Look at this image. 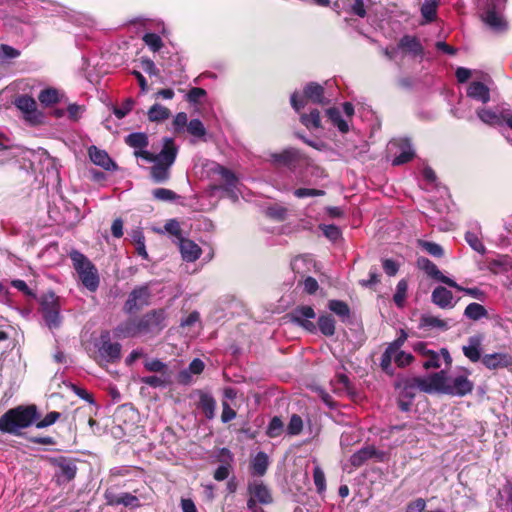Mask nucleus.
I'll use <instances>...</instances> for the list:
<instances>
[{"label":"nucleus","mask_w":512,"mask_h":512,"mask_svg":"<svg viewBox=\"0 0 512 512\" xmlns=\"http://www.w3.org/2000/svg\"><path fill=\"white\" fill-rule=\"evenodd\" d=\"M394 387L399 389V394H401L402 397H406V399H414L418 392V386L415 377L399 378L395 382Z\"/></svg>","instance_id":"25"},{"label":"nucleus","mask_w":512,"mask_h":512,"mask_svg":"<svg viewBox=\"0 0 512 512\" xmlns=\"http://www.w3.org/2000/svg\"><path fill=\"white\" fill-rule=\"evenodd\" d=\"M141 382L150 387L158 388V387H166L170 383V380H169V376L151 375V376L142 377Z\"/></svg>","instance_id":"48"},{"label":"nucleus","mask_w":512,"mask_h":512,"mask_svg":"<svg viewBox=\"0 0 512 512\" xmlns=\"http://www.w3.org/2000/svg\"><path fill=\"white\" fill-rule=\"evenodd\" d=\"M408 281L401 279L396 286V291L393 295V301L398 308H403L407 298Z\"/></svg>","instance_id":"39"},{"label":"nucleus","mask_w":512,"mask_h":512,"mask_svg":"<svg viewBox=\"0 0 512 512\" xmlns=\"http://www.w3.org/2000/svg\"><path fill=\"white\" fill-rule=\"evenodd\" d=\"M39 312L49 330L58 329L63 321L61 299L53 291H48L38 299Z\"/></svg>","instance_id":"4"},{"label":"nucleus","mask_w":512,"mask_h":512,"mask_svg":"<svg viewBox=\"0 0 512 512\" xmlns=\"http://www.w3.org/2000/svg\"><path fill=\"white\" fill-rule=\"evenodd\" d=\"M482 363L489 370L508 368L512 366V355L509 353L485 354L482 357Z\"/></svg>","instance_id":"19"},{"label":"nucleus","mask_w":512,"mask_h":512,"mask_svg":"<svg viewBox=\"0 0 512 512\" xmlns=\"http://www.w3.org/2000/svg\"><path fill=\"white\" fill-rule=\"evenodd\" d=\"M288 210L287 208L280 206V205H274L270 206L266 210V215L276 221H284L287 217Z\"/></svg>","instance_id":"55"},{"label":"nucleus","mask_w":512,"mask_h":512,"mask_svg":"<svg viewBox=\"0 0 512 512\" xmlns=\"http://www.w3.org/2000/svg\"><path fill=\"white\" fill-rule=\"evenodd\" d=\"M503 8L502 4L496 3L495 0H487L486 11L482 15L483 22L496 33L508 30V22L497 12Z\"/></svg>","instance_id":"10"},{"label":"nucleus","mask_w":512,"mask_h":512,"mask_svg":"<svg viewBox=\"0 0 512 512\" xmlns=\"http://www.w3.org/2000/svg\"><path fill=\"white\" fill-rule=\"evenodd\" d=\"M214 172L220 176L224 183L221 188L228 193H233L238 183V178L235 173L222 165H218Z\"/></svg>","instance_id":"28"},{"label":"nucleus","mask_w":512,"mask_h":512,"mask_svg":"<svg viewBox=\"0 0 512 512\" xmlns=\"http://www.w3.org/2000/svg\"><path fill=\"white\" fill-rule=\"evenodd\" d=\"M162 142V149L156 154V160L157 162L173 166L178 155V146L175 144L174 139L170 137H164Z\"/></svg>","instance_id":"17"},{"label":"nucleus","mask_w":512,"mask_h":512,"mask_svg":"<svg viewBox=\"0 0 512 512\" xmlns=\"http://www.w3.org/2000/svg\"><path fill=\"white\" fill-rule=\"evenodd\" d=\"M247 491L250 496L255 498L259 504L269 505L273 502V497L270 489L263 483V481L254 480L248 483Z\"/></svg>","instance_id":"16"},{"label":"nucleus","mask_w":512,"mask_h":512,"mask_svg":"<svg viewBox=\"0 0 512 512\" xmlns=\"http://www.w3.org/2000/svg\"><path fill=\"white\" fill-rule=\"evenodd\" d=\"M187 132L196 138H203L207 134L206 128L199 119H192L189 121L187 125Z\"/></svg>","instance_id":"46"},{"label":"nucleus","mask_w":512,"mask_h":512,"mask_svg":"<svg viewBox=\"0 0 512 512\" xmlns=\"http://www.w3.org/2000/svg\"><path fill=\"white\" fill-rule=\"evenodd\" d=\"M398 48L414 57L424 55V47L416 36L404 35L398 42Z\"/></svg>","instance_id":"23"},{"label":"nucleus","mask_w":512,"mask_h":512,"mask_svg":"<svg viewBox=\"0 0 512 512\" xmlns=\"http://www.w3.org/2000/svg\"><path fill=\"white\" fill-rule=\"evenodd\" d=\"M300 122L309 130L322 128L320 112L318 109H313L310 113H302L300 115Z\"/></svg>","instance_id":"34"},{"label":"nucleus","mask_w":512,"mask_h":512,"mask_svg":"<svg viewBox=\"0 0 512 512\" xmlns=\"http://www.w3.org/2000/svg\"><path fill=\"white\" fill-rule=\"evenodd\" d=\"M38 100L44 106H51L59 102V92L55 88H46L41 90Z\"/></svg>","instance_id":"40"},{"label":"nucleus","mask_w":512,"mask_h":512,"mask_svg":"<svg viewBox=\"0 0 512 512\" xmlns=\"http://www.w3.org/2000/svg\"><path fill=\"white\" fill-rule=\"evenodd\" d=\"M107 503L109 505H123L125 507H139V499L131 493L122 494L106 493Z\"/></svg>","instance_id":"27"},{"label":"nucleus","mask_w":512,"mask_h":512,"mask_svg":"<svg viewBox=\"0 0 512 512\" xmlns=\"http://www.w3.org/2000/svg\"><path fill=\"white\" fill-rule=\"evenodd\" d=\"M453 294L444 286H437L431 294V301L442 309L453 308Z\"/></svg>","instance_id":"24"},{"label":"nucleus","mask_w":512,"mask_h":512,"mask_svg":"<svg viewBox=\"0 0 512 512\" xmlns=\"http://www.w3.org/2000/svg\"><path fill=\"white\" fill-rule=\"evenodd\" d=\"M11 285L31 300H37V293L30 288L24 280L14 279Z\"/></svg>","instance_id":"49"},{"label":"nucleus","mask_w":512,"mask_h":512,"mask_svg":"<svg viewBox=\"0 0 512 512\" xmlns=\"http://www.w3.org/2000/svg\"><path fill=\"white\" fill-rule=\"evenodd\" d=\"M305 160V155L297 148L289 147L281 152L271 153L270 162L277 167H286L295 170Z\"/></svg>","instance_id":"11"},{"label":"nucleus","mask_w":512,"mask_h":512,"mask_svg":"<svg viewBox=\"0 0 512 512\" xmlns=\"http://www.w3.org/2000/svg\"><path fill=\"white\" fill-rule=\"evenodd\" d=\"M477 114L481 121L484 123L496 125L501 122L499 115L489 109H480L478 110Z\"/></svg>","instance_id":"58"},{"label":"nucleus","mask_w":512,"mask_h":512,"mask_svg":"<svg viewBox=\"0 0 512 512\" xmlns=\"http://www.w3.org/2000/svg\"><path fill=\"white\" fill-rule=\"evenodd\" d=\"M292 323L305 331L315 334L317 329L326 337H332L336 332V321L331 314H321L315 324L311 319L316 317L312 306L298 305L289 314Z\"/></svg>","instance_id":"2"},{"label":"nucleus","mask_w":512,"mask_h":512,"mask_svg":"<svg viewBox=\"0 0 512 512\" xmlns=\"http://www.w3.org/2000/svg\"><path fill=\"white\" fill-rule=\"evenodd\" d=\"M114 337L118 339L135 338L139 337V329L137 326L136 317H131L118 324L114 330Z\"/></svg>","instance_id":"20"},{"label":"nucleus","mask_w":512,"mask_h":512,"mask_svg":"<svg viewBox=\"0 0 512 512\" xmlns=\"http://www.w3.org/2000/svg\"><path fill=\"white\" fill-rule=\"evenodd\" d=\"M121 344L111 342L109 331L100 335V345L97 350L96 360L100 365L115 364L121 359Z\"/></svg>","instance_id":"8"},{"label":"nucleus","mask_w":512,"mask_h":512,"mask_svg":"<svg viewBox=\"0 0 512 512\" xmlns=\"http://www.w3.org/2000/svg\"><path fill=\"white\" fill-rule=\"evenodd\" d=\"M394 352L389 351L387 348L385 349L384 353L381 356L380 366L383 372L386 374L392 376L394 374V371L391 366L392 359L395 357Z\"/></svg>","instance_id":"57"},{"label":"nucleus","mask_w":512,"mask_h":512,"mask_svg":"<svg viewBox=\"0 0 512 512\" xmlns=\"http://www.w3.org/2000/svg\"><path fill=\"white\" fill-rule=\"evenodd\" d=\"M303 430V420L298 414H293L287 426V433L291 436L299 435Z\"/></svg>","instance_id":"53"},{"label":"nucleus","mask_w":512,"mask_h":512,"mask_svg":"<svg viewBox=\"0 0 512 512\" xmlns=\"http://www.w3.org/2000/svg\"><path fill=\"white\" fill-rule=\"evenodd\" d=\"M464 316L470 320L478 321L482 318H487L488 311L483 305L473 302L466 306Z\"/></svg>","instance_id":"35"},{"label":"nucleus","mask_w":512,"mask_h":512,"mask_svg":"<svg viewBox=\"0 0 512 512\" xmlns=\"http://www.w3.org/2000/svg\"><path fill=\"white\" fill-rule=\"evenodd\" d=\"M69 256L81 283L90 292H95L100 283L99 274L95 265L83 253L77 250L71 251Z\"/></svg>","instance_id":"3"},{"label":"nucleus","mask_w":512,"mask_h":512,"mask_svg":"<svg viewBox=\"0 0 512 512\" xmlns=\"http://www.w3.org/2000/svg\"><path fill=\"white\" fill-rule=\"evenodd\" d=\"M142 40L153 52H159L164 46L161 37L156 33H146L143 35Z\"/></svg>","instance_id":"43"},{"label":"nucleus","mask_w":512,"mask_h":512,"mask_svg":"<svg viewBox=\"0 0 512 512\" xmlns=\"http://www.w3.org/2000/svg\"><path fill=\"white\" fill-rule=\"evenodd\" d=\"M179 249L183 260L186 262H194L198 260L202 254V250L198 244L184 237H180Z\"/></svg>","instance_id":"22"},{"label":"nucleus","mask_w":512,"mask_h":512,"mask_svg":"<svg viewBox=\"0 0 512 512\" xmlns=\"http://www.w3.org/2000/svg\"><path fill=\"white\" fill-rule=\"evenodd\" d=\"M125 143L134 149H144L148 146V136L142 132H135L129 134L125 138Z\"/></svg>","instance_id":"37"},{"label":"nucleus","mask_w":512,"mask_h":512,"mask_svg":"<svg viewBox=\"0 0 512 512\" xmlns=\"http://www.w3.org/2000/svg\"><path fill=\"white\" fill-rule=\"evenodd\" d=\"M195 393L198 395V402L196 403L197 409H199L206 419L212 420L215 417V411L217 402L212 394L204 390H196Z\"/></svg>","instance_id":"15"},{"label":"nucleus","mask_w":512,"mask_h":512,"mask_svg":"<svg viewBox=\"0 0 512 512\" xmlns=\"http://www.w3.org/2000/svg\"><path fill=\"white\" fill-rule=\"evenodd\" d=\"M423 356L427 357V360L423 363L424 369L429 370L440 367L439 355L435 351L427 350V352H423Z\"/></svg>","instance_id":"61"},{"label":"nucleus","mask_w":512,"mask_h":512,"mask_svg":"<svg viewBox=\"0 0 512 512\" xmlns=\"http://www.w3.org/2000/svg\"><path fill=\"white\" fill-rule=\"evenodd\" d=\"M419 245L427 253H429L430 255H432L434 257L440 258V257H442L444 255L443 248L439 244H437L435 242L419 240Z\"/></svg>","instance_id":"56"},{"label":"nucleus","mask_w":512,"mask_h":512,"mask_svg":"<svg viewBox=\"0 0 512 512\" xmlns=\"http://www.w3.org/2000/svg\"><path fill=\"white\" fill-rule=\"evenodd\" d=\"M421 14L427 22L434 21L437 15V0H425L421 6Z\"/></svg>","instance_id":"41"},{"label":"nucleus","mask_w":512,"mask_h":512,"mask_svg":"<svg viewBox=\"0 0 512 512\" xmlns=\"http://www.w3.org/2000/svg\"><path fill=\"white\" fill-rule=\"evenodd\" d=\"M152 195L158 201H175L179 198V195L167 188H156L152 191Z\"/></svg>","instance_id":"51"},{"label":"nucleus","mask_w":512,"mask_h":512,"mask_svg":"<svg viewBox=\"0 0 512 512\" xmlns=\"http://www.w3.org/2000/svg\"><path fill=\"white\" fill-rule=\"evenodd\" d=\"M284 430V424L280 417L274 416L267 427L266 434L270 438H276L279 437Z\"/></svg>","instance_id":"45"},{"label":"nucleus","mask_w":512,"mask_h":512,"mask_svg":"<svg viewBox=\"0 0 512 512\" xmlns=\"http://www.w3.org/2000/svg\"><path fill=\"white\" fill-rule=\"evenodd\" d=\"M474 384L467 376L458 375L450 380L445 376V372L442 371V389L441 393L450 396L463 397L470 394L473 391Z\"/></svg>","instance_id":"9"},{"label":"nucleus","mask_w":512,"mask_h":512,"mask_svg":"<svg viewBox=\"0 0 512 512\" xmlns=\"http://www.w3.org/2000/svg\"><path fill=\"white\" fill-rule=\"evenodd\" d=\"M78 462V459L67 456L49 458V463L55 468L54 480L58 486L66 485L75 479Z\"/></svg>","instance_id":"6"},{"label":"nucleus","mask_w":512,"mask_h":512,"mask_svg":"<svg viewBox=\"0 0 512 512\" xmlns=\"http://www.w3.org/2000/svg\"><path fill=\"white\" fill-rule=\"evenodd\" d=\"M421 328H438L440 330H447L448 324L446 321L439 319L438 317L431 316V315H422L420 318V325Z\"/></svg>","instance_id":"38"},{"label":"nucleus","mask_w":512,"mask_h":512,"mask_svg":"<svg viewBox=\"0 0 512 512\" xmlns=\"http://www.w3.org/2000/svg\"><path fill=\"white\" fill-rule=\"evenodd\" d=\"M328 309L335 313L342 322L348 321L351 317V309L345 301L337 299L329 300Z\"/></svg>","instance_id":"32"},{"label":"nucleus","mask_w":512,"mask_h":512,"mask_svg":"<svg viewBox=\"0 0 512 512\" xmlns=\"http://www.w3.org/2000/svg\"><path fill=\"white\" fill-rule=\"evenodd\" d=\"M326 116L331 123L338 128V130L345 134L349 132L348 123L342 118L341 112L336 107H330L326 110Z\"/></svg>","instance_id":"33"},{"label":"nucleus","mask_w":512,"mask_h":512,"mask_svg":"<svg viewBox=\"0 0 512 512\" xmlns=\"http://www.w3.org/2000/svg\"><path fill=\"white\" fill-rule=\"evenodd\" d=\"M15 106L25 114V119L33 124L40 123L41 113L37 111L35 99L29 95H20L14 101Z\"/></svg>","instance_id":"13"},{"label":"nucleus","mask_w":512,"mask_h":512,"mask_svg":"<svg viewBox=\"0 0 512 512\" xmlns=\"http://www.w3.org/2000/svg\"><path fill=\"white\" fill-rule=\"evenodd\" d=\"M335 383L340 385L349 395L354 394V387L346 374L338 373L335 376Z\"/></svg>","instance_id":"64"},{"label":"nucleus","mask_w":512,"mask_h":512,"mask_svg":"<svg viewBox=\"0 0 512 512\" xmlns=\"http://www.w3.org/2000/svg\"><path fill=\"white\" fill-rule=\"evenodd\" d=\"M144 367L149 372L161 373L162 376H169L167 373L168 367L159 359L148 360L144 363Z\"/></svg>","instance_id":"50"},{"label":"nucleus","mask_w":512,"mask_h":512,"mask_svg":"<svg viewBox=\"0 0 512 512\" xmlns=\"http://www.w3.org/2000/svg\"><path fill=\"white\" fill-rule=\"evenodd\" d=\"M165 318L166 314L163 309H153L136 317L140 336L159 334L165 327Z\"/></svg>","instance_id":"7"},{"label":"nucleus","mask_w":512,"mask_h":512,"mask_svg":"<svg viewBox=\"0 0 512 512\" xmlns=\"http://www.w3.org/2000/svg\"><path fill=\"white\" fill-rule=\"evenodd\" d=\"M89 157L90 160L97 166L102 167L107 171H115L118 169V165L115 161L109 156V154L105 150H101L96 146H91L89 148Z\"/></svg>","instance_id":"18"},{"label":"nucleus","mask_w":512,"mask_h":512,"mask_svg":"<svg viewBox=\"0 0 512 512\" xmlns=\"http://www.w3.org/2000/svg\"><path fill=\"white\" fill-rule=\"evenodd\" d=\"M61 417V413L57 411H51L46 414V416L41 419V417L34 423L36 428L42 429L48 426L53 425L56 421H58Z\"/></svg>","instance_id":"54"},{"label":"nucleus","mask_w":512,"mask_h":512,"mask_svg":"<svg viewBox=\"0 0 512 512\" xmlns=\"http://www.w3.org/2000/svg\"><path fill=\"white\" fill-rule=\"evenodd\" d=\"M147 115L151 122H161L168 119L171 115V112L168 108L160 104H154L148 110Z\"/></svg>","instance_id":"36"},{"label":"nucleus","mask_w":512,"mask_h":512,"mask_svg":"<svg viewBox=\"0 0 512 512\" xmlns=\"http://www.w3.org/2000/svg\"><path fill=\"white\" fill-rule=\"evenodd\" d=\"M132 240L136 245V252L144 259H148V253L145 247V237L142 231L134 230L131 234Z\"/></svg>","instance_id":"44"},{"label":"nucleus","mask_w":512,"mask_h":512,"mask_svg":"<svg viewBox=\"0 0 512 512\" xmlns=\"http://www.w3.org/2000/svg\"><path fill=\"white\" fill-rule=\"evenodd\" d=\"M324 87L317 82H309L303 88V95L299 97L297 92H294L290 97L291 106L296 112H300L307 102L314 104L326 105L328 100L325 98Z\"/></svg>","instance_id":"5"},{"label":"nucleus","mask_w":512,"mask_h":512,"mask_svg":"<svg viewBox=\"0 0 512 512\" xmlns=\"http://www.w3.org/2000/svg\"><path fill=\"white\" fill-rule=\"evenodd\" d=\"M418 391L432 393L440 392L442 389V371L431 374L428 378L415 377Z\"/></svg>","instance_id":"21"},{"label":"nucleus","mask_w":512,"mask_h":512,"mask_svg":"<svg viewBox=\"0 0 512 512\" xmlns=\"http://www.w3.org/2000/svg\"><path fill=\"white\" fill-rule=\"evenodd\" d=\"M150 297L151 293L148 286L143 285L134 288L124 303V312L132 314L143 309L145 306L149 305Z\"/></svg>","instance_id":"12"},{"label":"nucleus","mask_w":512,"mask_h":512,"mask_svg":"<svg viewBox=\"0 0 512 512\" xmlns=\"http://www.w3.org/2000/svg\"><path fill=\"white\" fill-rule=\"evenodd\" d=\"M40 418L37 406L19 405L7 410L0 417V432L15 436H25L30 443L52 446L56 441L51 436H27L21 432L22 429L33 425Z\"/></svg>","instance_id":"1"},{"label":"nucleus","mask_w":512,"mask_h":512,"mask_svg":"<svg viewBox=\"0 0 512 512\" xmlns=\"http://www.w3.org/2000/svg\"><path fill=\"white\" fill-rule=\"evenodd\" d=\"M268 466V455L263 451H259L250 461V472L253 476L262 477L266 474Z\"/></svg>","instance_id":"29"},{"label":"nucleus","mask_w":512,"mask_h":512,"mask_svg":"<svg viewBox=\"0 0 512 512\" xmlns=\"http://www.w3.org/2000/svg\"><path fill=\"white\" fill-rule=\"evenodd\" d=\"M133 106L134 100L132 98H127L121 106L113 107V113L118 119H122L132 110Z\"/></svg>","instance_id":"60"},{"label":"nucleus","mask_w":512,"mask_h":512,"mask_svg":"<svg viewBox=\"0 0 512 512\" xmlns=\"http://www.w3.org/2000/svg\"><path fill=\"white\" fill-rule=\"evenodd\" d=\"M378 454L379 452L374 446H365L353 453L349 459V462L354 468H359L369 459L376 457Z\"/></svg>","instance_id":"26"},{"label":"nucleus","mask_w":512,"mask_h":512,"mask_svg":"<svg viewBox=\"0 0 512 512\" xmlns=\"http://www.w3.org/2000/svg\"><path fill=\"white\" fill-rule=\"evenodd\" d=\"M325 191L321 189L314 188H297L294 190V196L297 198H305V197H318L324 196Z\"/></svg>","instance_id":"63"},{"label":"nucleus","mask_w":512,"mask_h":512,"mask_svg":"<svg viewBox=\"0 0 512 512\" xmlns=\"http://www.w3.org/2000/svg\"><path fill=\"white\" fill-rule=\"evenodd\" d=\"M465 240L470 245V247L477 251L478 253L484 254L486 252V248L481 241V239L471 231L465 233Z\"/></svg>","instance_id":"52"},{"label":"nucleus","mask_w":512,"mask_h":512,"mask_svg":"<svg viewBox=\"0 0 512 512\" xmlns=\"http://www.w3.org/2000/svg\"><path fill=\"white\" fill-rule=\"evenodd\" d=\"M313 480H314V484L316 486L317 492L318 493L324 492L326 489L325 474L319 466H316L313 469Z\"/></svg>","instance_id":"59"},{"label":"nucleus","mask_w":512,"mask_h":512,"mask_svg":"<svg viewBox=\"0 0 512 512\" xmlns=\"http://www.w3.org/2000/svg\"><path fill=\"white\" fill-rule=\"evenodd\" d=\"M467 96L482 103H487L490 100L489 88L480 81H473L467 88Z\"/></svg>","instance_id":"30"},{"label":"nucleus","mask_w":512,"mask_h":512,"mask_svg":"<svg viewBox=\"0 0 512 512\" xmlns=\"http://www.w3.org/2000/svg\"><path fill=\"white\" fill-rule=\"evenodd\" d=\"M418 266L425 271V273L439 281V282H442L444 284H446L447 286L449 287H457V283L456 281H454L453 279L445 276L439 269L438 267L431 261L429 260L428 258H425V257H420L418 258Z\"/></svg>","instance_id":"14"},{"label":"nucleus","mask_w":512,"mask_h":512,"mask_svg":"<svg viewBox=\"0 0 512 512\" xmlns=\"http://www.w3.org/2000/svg\"><path fill=\"white\" fill-rule=\"evenodd\" d=\"M320 229L322 230L323 234L333 242L341 238V230L336 225H321Z\"/></svg>","instance_id":"62"},{"label":"nucleus","mask_w":512,"mask_h":512,"mask_svg":"<svg viewBox=\"0 0 512 512\" xmlns=\"http://www.w3.org/2000/svg\"><path fill=\"white\" fill-rule=\"evenodd\" d=\"M154 163L155 164L152 167H150V177L153 180V182L157 184L167 182L171 176L170 169L172 166L161 162Z\"/></svg>","instance_id":"31"},{"label":"nucleus","mask_w":512,"mask_h":512,"mask_svg":"<svg viewBox=\"0 0 512 512\" xmlns=\"http://www.w3.org/2000/svg\"><path fill=\"white\" fill-rule=\"evenodd\" d=\"M470 342L474 344H471L469 346L463 347V354L471 361V362H478L481 358L480 353V342L478 340H474L473 338L470 339Z\"/></svg>","instance_id":"42"},{"label":"nucleus","mask_w":512,"mask_h":512,"mask_svg":"<svg viewBox=\"0 0 512 512\" xmlns=\"http://www.w3.org/2000/svg\"><path fill=\"white\" fill-rule=\"evenodd\" d=\"M487 268L494 274L506 271L508 269V257L502 256L497 259L488 260Z\"/></svg>","instance_id":"47"}]
</instances>
